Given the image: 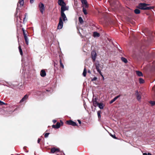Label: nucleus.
<instances>
[{
    "label": "nucleus",
    "mask_w": 155,
    "mask_h": 155,
    "mask_svg": "<svg viewBox=\"0 0 155 155\" xmlns=\"http://www.w3.org/2000/svg\"><path fill=\"white\" fill-rule=\"evenodd\" d=\"M147 5L144 3H140L139 4L137 7L142 10H149L151 8L150 7H147Z\"/></svg>",
    "instance_id": "f257e3e1"
},
{
    "label": "nucleus",
    "mask_w": 155,
    "mask_h": 155,
    "mask_svg": "<svg viewBox=\"0 0 155 155\" xmlns=\"http://www.w3.org/2000/svg\"><path fill=\"white\" fill-rule=\"evenodd\" d=\"M38 7L40 12L42 14L45 11V6L43 4L40 2L38 5Z\"/></svg>",
    "instance_id": "f03ea898"
},
{
    "label": "nucleus",
    "mask_w": 155,
    "mask_h": 155,
    "mask_svg": "<svg viewBox=\"0 0 155 155\" xmlns=\"http://www.w3.org/2000/svg\"><path fill=\"white\" fill-rule=\"evenodd\" d=\"M59 18H61L62 21H64V22L68 21V19L64 13H61V16Z\"/></svg>",
    "instance_id": "7ed1b4c3"
},
{
    "label": "nucleus",
    "mask_w": 155,
    "mask_h": 155,
    "mask_svg": "<svg viewBox=\"0 0 155 155\" xmlns=\"http://www.w3.org/2000/svg\"><path fill=\"white\" fill-rule=\"evenodd\" d=\"M69 10V6H66V5H64L63 6H61V13H64V12L65 11H68Z\"/></svg>",
    "instance_id": "20e7f679"
},
{
    "label": "nucleus",
    "mask_w": 155,
    "mask_h": 155,
    "mask_svg": "<svg viewBox=\"0 0 155 155\" xmlns=\"http://www.w3.org/2000/svg\"><path fill=\"white\" fill-rule=\"evenodd\" d=\"M91 58L93 62L95 61L96 57L97 56V54L95 51H93L91 53Z\"/></svg>",
    "instance_id": "39448f33"
},
{
    "label": "nucleus",
    "mask_w": 155,
    "mask_h": 155,
    "mask_svg": "<svg viewBox=\"0 0 155 155\" xmlns=\"http://www.w3.org/2000/svg\"><path fill=\"white\" fill-rule=\"evenodd\" d=\"M59 22L58 26V29H61L63 26V21L61 18H59Z\"/></svg>",
    "instance_id": "423d86ee"
},
{
    "label": "nucleus",
    "mask_w": 155,
    "mask_h": 155,
    "mask_svg": "<svg viewBox=\"0 0 155 155\" xmlns=\"http://www.w3.org/2000/svg\"><path fill=\"white\" fill-rule=\"evenodd\" d=\"M60 151L59 149L55 147L52 148L51 150V153H58Z\"/></svg>",
    "instance_id": "0eeeda50"
},
{
    "label": "nucleus",
    "mask_w": 155,
    "mask_h": 155,
    "mask_svg": "<svg viewBox=\"0 0 155 155\" xmlns=\"http://www.w3.org/2000/svg\"><path fill=\"white\" fill-rule=\"evenodd\" d=\"M28 95L26 94L22 98V99L20 101V102L21 103H22L24 102H26V100L28 98Z\"/></svg>",
    "instance_id": "6e6552de"
},
{
    "label": "nucleus",
    "mask_w": 155,
    "mask_h": 155,
    "mask_svg": "<svg viewBox=\"0 0 155 155\" xmlns=\"http://www.w3.org/2000/svg\"><path fill=\"white\" fill-rule=\"evenodd\" d=\"M67 123L68 124L71 125L73 126H75L77 125V124L76 122L71 120L68 121Z\"/></svg>",
    "instance_id": "1a4fd4ad"
},
{
    "label": "nucleus",
    "mask_w": 155,
    "mask_h": 155,
    "mask_svg": "<svg viewBox=\"0 0 155 155\" xmlns=\"http://www.w3.org/2000/svg\"><path fill=\"white\" fill-rule=\"evenodd\" d=\"M58 4L61 6L65 5L66 4L63 0H58Z\"/></svg>",
    "instance_id": "9d476101"
},
{
    "label": "nucleus",
    "mask_w": 155,
    "mask_h": 155,
    "mask_svg": "<svg viewBox=\"0 0 155 155\" xmlns=\"http://www.w3.org/2000/svg\"><path fill=\"white\" fill-rule=\"evenodd\" d=\"M82 3V4L83 5V6H84L85 7V8H87L88 7V5L87 4V2L86 0H81Z\"/></svg>",
    "instance_id": "9b49d317"
},
{
    "label": "nucleus",
    "mask_w": 155,
    "mask_h": 155,
    "mask_svg": "<svg viewBox=\"0 0 155 155\" xmlns=\"http://www.w3.org/2000/svg\"><path fill=\"white\" fill-rule=\"evenodd\" d=\"M60 127V124L59 122H57L56 125H52V128L56 129L59 128Z\"/></svg>",
    "instance_id": "f8f14e48"
},
{
    "label": "nucleus",
    "mask_w": 155,
    "mask_h": 155,
    "mask_svg": "<svg viewBox=\"0 0 155 155\" xmlns=\"http://www.w3.org/2000/svg\"><path fill=\"white\" fill-rule=\"evenodd\" d=\"M40 75L42 77H44L46 75V73L45 70H42L41 71Z\"/></svg>",
    "instance_id": "ddd939ff"
},
{
    "label": "nucleus",
    "mask_w": 155,
    "mask_h": 155,
    "mask_svg": "<svg viewBox=\"0 0 155 155\" xmlns=\"http://www.w3.org/2000/svg\"><path fill=\"white\" fill-rule=\"evenodd\" d=\"M120 96V95H119L115 97H114L113 99L111 100V101L110 102V104H111L113 103L114 101H115L117 98H118Z\"/></svg>",
    "instance_id": "4468645a"
},
{
    "label": "nucleus",
    "mask_w": 155,
    "mask_h": 155,
    "mask_svg": "<svg viewBox=\"0 0 155 155\" xmlns=\"http://www.w3.org/2000/svg\"><path fill=\"white\" fill-rule=\"evenodd\" d=\"M136 94L137 96V99L139 101L141 99V96L140 94L137 91H136Z\"/></svg>",
    "instance_id": "2eb2a0df"
},
{
    "label": "nucleus",
    "mask_w": 155,
    "mask_h": 155,
    "mask_svg": "<svg viewBox=\"0 0 155 155\" xmlns=\"http://www.w3.org/2000/svg\"><path fill=\"white\" fill-rule=\"evenodd\" d=\"M97 105L98 106V107L101 109H102L104 108V106L103 103H97Z\"/></svg>",
    "instance_id": "dca6fc26"
},
{
    "label": "nucleus",
    "mask_w": 155,
    "mask_h": 155,
    "mask_svg": "<svg viewBox=\"0 0 155 155\" xmlns=\"http://www.w3.org/2000/svg\"><path fill=\"white\" fill-rule=\"evenodd\" d=\"M136 74L139 76H142L143 74L142 72L139 71H136Z\"/></svg>",
    "instance_id": "f3484780"
},
{
    "label": "nucleus",
    "mask_w": 155,
    "mask_h": 155,
    "mask_svg": "<svg viewBox=\"0 0 155 155\" xmlns=\"http://www.w3.org/2000/svg\"><path fill=\"white\" fill-rule=\"evenodd\" d=\"M93 36L94 37H99L100 36V34L97 32H94L93 33Z\"/></svg>",
    "instance_id": "a211bd4d"
},
{
    "label": "nucleus",
    "mask_w": 155,
    "mask_h": 155,
    "mask_svg": "<svg viewBox=\"0 0 155 155\" xmlns=\"http://www.w3.org/2000/svg\"><path fill=\"white\" fill-rule=\"evenodd\" d=\"M96 68L97 71L100 70L99 69L100 64L99 63H96L95 64Z\"/></svg>",
    "instance_id": "6ab92c4d"
},
{
    "label": "nucleus",
    "mask_w": 155,
    "mask_h": 155,
    "mask_svg": "<svg viewBox=\"0 0 155 155\" xmlns=\"http://www.w3.org/2000/svg\"><path fill=\"white\" fill-rule=\"evenodd\" d=\"M83 7V9L82 11L84 14L85 15H87V12L86 9H85V7L84 6H82Z\"/></svg>",
    "instance_id": "aec40b11"
},
{
    "label": "nucleus",
    "mask_w": 155,
    "mask_h": 155,
    "mask_svg": "<svg viewBox=\"0 0 155 155\" xmlns=\"http://www.w3.org/2000/svg\"><path fill=\"white\" fill-rule=\"evenodd\" d=\"M135 13L136 14H139L140 13V11L138 9L136 8L134 10Z\"/></svg>",
    "instance_id": "412c9836"
},
{
    "label": "nucleus",
    "mask_w": 155,
    "mask_h": 155,
    "mask_svg": "<svg viewBox=\"0 0 155 155\" xmlns=\"http://www.w3.org/2000/svg\"><path fill=\"white\" fill-rule=\"evenodd\" d=\"M24 37L25 40L26 44L27 45H28V38L27 36H26V37L25 36V37Z\"/></svg>",
    "instance_id": "4be33fe9"
},
{
    "label": "nucleus",
    "mask_w": 155,
    "mask_h": 155,
    "mask_svg": "<svg viewBox=\"0 0 155 155\" xmlns=\"http://www.w3.org/2000/svg\"><path fill=\"white\" fill-rule=\"evenodd\" d=\"M18 3H19L20 5L21 6H23L24 4V2L23 0H19L18 2Z\"/></svg>",
    "instance_id": "5701e85b"
},
{
    "label": "nucleus",
    "mask_w": 155,
    "mask_h": 155,
    "mask_svg": "<svg viewBox=\"0 0 155 155\" xmlns=\"http://www.w3.org/2000/svg\"><path fill=\"white\" fill-rule=\"evenodd\" d=\"M18 49H19V52L20 53V54L21 55H22V54H23V52H22V50L21 48V47L20 46H19V47H18Z\"/></svg>",
    "instance_id": "b1692460"
},
{
    "label": "nucleus",
    "mask_w": 155,
    "mask_h": 155,
    "mask_svg": "<svg viewBox=\"0 0 155 155\" xmlns=\"http://www.w3.org/2000/svg\"><path fill=\"white\" fill-rule=\"evenodd\" d=\"M122 61L125 63H127V59L124 57H122L121 58Z\"/></svg>",
    "instance_id": "393cba45"
},
{
    "label": "nucleus",
    "mask_w": 155,
    "mask_h": 155,
    "mask_svg": "<svg viewBox=\"0 0 155 155\" xmlns=\"http://www.w3.org/2000/svg\"><path fill=\"white\" fill-rule=\"evenodd\" d=\"M78 19L80 23L82 24L83 23V19L81 17H79Z\"/></svg>",
    "instance_id": "a878e982"
},
{
    "label": "nucleus",
    "mask_w": 155,
    "mask_h": 155,
    "mask_svg": "<svg viewBox=\"0 0 155 155\" xmlns=\"http://www.w3.org/2000/svg\"><path fill=\"white\" fill-rule=\"evenodd\" d=\"M86 73H87V71H86V68H85L84 69V71H83V75L84 76V77L86 76Z\"/></svg>",
    "instance_id": "bb28decb"
},
{
    "label": "nucleus",
    "mask_w": 155,
    "mask_h": 155,
    "mask_svg": "<svg viewBox=\"0 0 155 155\" xmlns=\"http://www.w3.org/2000/svg\"><path fill=\"white\" fill-rule=\"evenodd\" d=\"M139 83L140 84H142L144 83V81L143 79L141 78L139 79Z\"/></svg>",
    "instance_id": "cd10ccee"
},
{
    "label": "nucleus",
    "mask_w": 155,
    "mask_h": 155,
    "mask_svg": "<svg viewBox=\"0 0 155 155\" xmlns=\"http://www.w3.org/2000/svg\"><path fill=\"white\" fill-rule=\"evenodd\" d=\"M22 30L23 31V35L24 36V37H25H25L27 36V34L26 33L24 29L23 28L22 29Z\"/></svg>",
    "instance_id": "c85d7f7f"
},
{
    "label": "nucleus",
    "mask_w": 155,
    "mask_h": 155,
    "mask_svg": "<svg viewBox=\"0 0 155 155\" xmlns=\"http://www.w3.org/2000/svg\"><path fill=\"white\" fill-rule=\"evenodd\" d=\"M60 62L61 66L63 68H64V66L63 64L62 63L61 60L60 59Z\"/></svg>",
    "instance_id": "c756f323"
},
{
    "label": "nucleus",
    "mask_w": 155,
    "mask_h": 155,
    "mask_svg": "<svg viewBox=\"0 0 155 155\" xmlns=\"http://www.w3.org/2000/svg\"><path fill=\"white\" fill-rule=\"evenodd\" d=\"M97 115H98V117L99 118H100L101 117V111H99L97 112Z\"/></svg>",
    "instance_id": "7c9ffc66"
},
{
    "label": "nucleus",
    "mask_w": 155,
    "mask_h": 155,
    "mask_svg": "<svg viewBox=\"0 0 155 155\" xmlns=\"http://www.w3.org/2000/svg\"><path fill=\"white\" fill-rule=\"evenodd\" d=\"M150 103L152 106L155 105V101H150Z\"/></svg>",
    "instance_id": "2f4dec72"
},
{
    "label": "nucleus",
    "mask_w": 155,
    "mask_h": 155,
    "mask_svg": "<svg viewBox=\"0 0 155 155\" xmlns=\"http://www.w3.org/2000/svg\"><path fill=\"white\" fill-rule=\"evenodd\" d=\"M98 103L96 101H94L93 102V104L94 106H96V105L97 104V103Z\"/></svg>",
    "instance_id": "473e14b6"
},
{
    "label": "nucleus",
    "mask_w": 155,
    "mask_h": 155,
    "mask_svg": "<svg viewBox=\"0 0 155 155\" xmlns=\"http://www.w3.org/2000/svg\"><path fill=\"white\" fill-rule=\"evenodd\" d=\"M49 134V133H47L45 134V137L46 138L48 137Z\"/></svg>",
    "instance_id": "72a5a7b5"
},
{
    "label": "nucleus",
    "mask_w": 155,
    "mask_h": 155,
    "mask_svg": "<svg viewBox=\"0 0 155 155\" xmlns=\"http://www.w3.org/2000/svg\"><path fill=\"white\" fill-rule=\"evenodd\" d=\"M5 104V103H4V102L1 101L0 100V105H4V104Z\"/></svg>",
    "instance_id": "f704fd0d"
},
{
    "label": "nucleus",
    "mask_w": 155,
    "mask_h": 155,
    "mask_svg": "<svg viewBox=\"0 0 155 155\" xmlns=\"http://www.w3.org/2000/svg\"><path fill=\"white\" fill-rule=\"evenodd\" d=\"M97 71L101 75V76L103 77V75H102V73L100 70L99 71Z\"/></svg>",
    "instance_id": "c9c22d12"
},
{
    "label": "nucleus",
    "mask_w": 155,
    "mask_h": 155,
    "mask_svg": "<svg viewBox=\"0 0 155 155\" xmlns=\"http://www.w3.org/2000/svg\"><path fill=\"white\" fill-rule=\"evenodd\" d=\"M97 79V77H94L91 79V81H95Z\"/></svg>",
    "instance_id": "e433bc0d"
},
{
    "label": "nucleus",
    "mask_w": 155,
    "mask_h": 155,
    "mask_svg": "<svg viewBox=\"0 0 155 155\" xmlns=\"http://www.w3.org/2000/svg\"><path fill=\"white\" fill-rule=\"evenodd\" d=\"M47 91H48V92H50L51 93L53 91L52 89H51L50 90H47Z\"/></svg>",
    "instance_id": "4c0bfd02"
},
{
    "label": "nucleus",
    "mask_w": 155,
    "mask_h": 155,
    "mask_svg": "<svg viewBox=\"0 0 155 155\" xmlns=\"http://www.w3.org/2000/svg\"><path fill=\"white\" fill-rule=\"evenodd\" d=\"M111 136L114 139H117V138L116 137L115 135H111Z\"/></svg>",
    "instance_id": "58836bf2"
},
{
    "label": "nucleus",
    "mask_w": 155,
    "mask_h": 155,
    "mask_svg": "<svg viewBox=\"0 0 155 155\" xmlns=\"http://www.w3.org/2000/svg\"><path fill=\"white\" fill-rule=\"evenodd\" d=\"M41 140V139H40V138H38V141H37V142H38V143H39L40 142Z\"/></svg>",
    "instance_id": "ea45409f"
},
{
    "label": "nucleus",
    "mask_w": 155,
    "mask_h": 155,
    "mask_svg": "<svg viewBox=\"0 0 155 155\" xmlns=\"http://www.w3.org/2000/svg\"><path fill=\"white\" fill-rule=\"evenodd\" d=\"M34 1V0H30V2L31 4L33 3Z\"/></svg>",
    "instance_id": "a19ab883"
},
{
    "label": "nucleus",
    "mask_w": 155,
    "mask_h": 155,
    "mask_svg": "<svg viewBox=\"0 0 155 155\" xmlns=\"http://www.w3.org/2000/svg\"><path fill=\"white\" fill-rule=\"evenodd\" d=\"M52 121H53V123L54 124V123H55L57 121H56V120H53Z\"/></svg>",
    "instance_id": "79ce46f5"
},
{
    "label": "nucleus",
    "mask_w": 155,
    "mask_h": 155,
    "mask_svg": "<svg viewBox=\"0 0 155 155\" xmlns=\"http://www.w3.org/2000/svg\"><path fill=\"white\" fill-rule=\"evenodd\" d=\"M25 17L24 18V21L25 20V18L26 16H27V13H25Z\"/></svg>",
    "instance_id": "37998d69"
},
{
    "label": "nucleus",
    "mask_w": 155,
    "mask_h": 155,
    "mask_svg": "<svg viewBox=\"0 0 155 155\" xmlns=\"http://www.w3.org/2000/svg\"><path fill=\"white\" fill-rule=\"evenodd\" d=\"M78 121L80 124H81V121L79 120H78Z\"/></svg>",
    "instance_id": "c03bdc74"
},
{
    "label": "nucleus",
    "mask_w": 155,
    "mask_h": 155,
    "mask_svg": "<svg viewBox=\"0 0 155 155\" xmlns=\"http://www.w3.org/2000/svg\"><path fill=\"white\" fill-rule=\"evenodd\" d=\"M143 155H147V154L146 153H144L143 154Z\"/></svg>",
    "instance_id": "a18cd8bd"
},
{
    "label": "nucleus",
    "mask_w": 155,
    "mask_h": 155,
    "mask_svg": "<svg viewBox=\"0 0 155 155\" xmlns=\"http://www.w3.org/2000/svg\"><path fill=\"white\" fill-rule=\"evenodd\" d=\"M88 73H91V72L90 70H88Z\"/></svg>",
    "instance_id": "49530a36"
},
{
    "label": "nucleus",
    "mask_w": 155,
    "mask_h": 155,
    "mask_svg": "<svg viewBox=\"0 0 155 155\" xmlns=\"http://www.w3.org/2000/svg\"><path fill=\"white\" fill-rule=\"evenodd\" d=\"M147 155H152L150 153H148L147 154Z\"/></svg>",
    "instance_id": "de8ad7c7"
},
{
    "label": "nucleus",
    "mask_w": 155,
    "mask_h": 155,
    "mask_svg": "<svg viewBox=\"0 0 155 155\" xmlns=\"http://www.w3.org/2000/svg\"><path fill=\"white\" fill-rule=\"evenodd\" d=\"M103 77V80H104V77L103 76V77Z\"/></svg>",
    "instance_id": "09e8293b"
}]
</instances>
